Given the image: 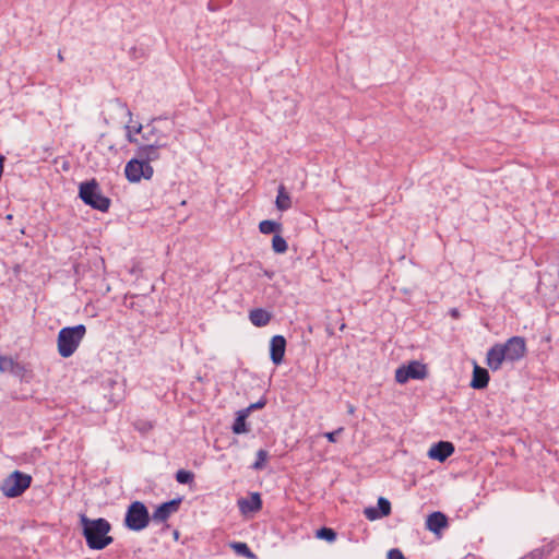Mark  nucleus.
<instances>
[{"label": "nucleus", "mask_w": 559, "mask_h": 559, "mask_svg": "<svg viewBox=\"0 0 559 559\" xmlns=\"http://www.w3.org/2000/svg\"><path fill=\"white\" fill-rule=\"evenodd\" d=\"M275 206L278 211L284 212L292 207V199L284 185H280L277 188V195L275 200Z\"/></svg>", "instance_id": "nucleus-19"}, {"label": "nucleus", "mask_w": 559, "mask_h": 559, "mask_svg": "<svg viewBox=\"0 0 559 559\" xmlns=\"http://www.w3.org/2000/svg\"><path fill=\"white\" fill-rule=\"evenodd\" d=\"M11 374L19 378L21 381L25 382H28L29 379L32 378V371L28 370L24 364H21L19 361L14 364Z\"/></svg>", "instance_id": "nucleus-24"}, {"label": "nucleus", "mask_w": 559, "mask_h": 559, "mask_svg": "<svg viewBox=\"0 0 559 559\" xmlns=\"http://www.w3.org/2000/svg\"><path fill=\"white\" fill-rule=\"evenodd\" d=\"M135 153L139 157H142L148 164L160 158L159 150H156V147L146 144L139 145L135 150Z\"/></svg>", "instance_id": "nucleus-20"}, {"label": "nucleus", "mask_w": 559, "mask_h": 559, "mask_svg": "<svg viewBox=\"0 0 559 559\" xmlns=\"http://www.w3.org/2000/svg\"><path fill=\"white\" fill-rule=\"evenodd\" d=\"M269 457V452L264 449H260L257 451L255 461L252 463L251 468L254 471H262L265 467L266 460Z\"/></svg>", "instance_id": "nucleus-27"}, {"label": "nucleus", "mask_w": 559, "mask_h": 559, "mask_svg": "<svg viewBox=\"0 0 559 559\" xmlns=\"http://www.w3.org/2000/svg\"><path fill=\"white\" fill-rule=\"evenodd\" d=\"M272 250L276 254H283L288 250V243H287L286 239L281 234H276L273 236Z\"/></svg>", "instance_id": "nucleus-25"}, {"label": "nucleus", "mask_w": 559, "mask_h": 559, "mask_svg": "<svg viewBox=\"0 0 559 559\" xmlns=\"http://www.w3.org/2000/svg\"><path fill=\"white\" fill-rule=\"evenodd\" d=\"M153 174L154 169L151 164L146 163L136 154L133 158L128 160L124 166V176L131 183H138L142 179L150 180L153 177Z\"/></svg>", "instance_id": "nucleus-8"}, {"label": "nucleus", "mask_w": 559, "mask_h": 559, "mask_svg": "<svg viewBox=\"0 0 559 559\" xmlns=\"http://www.w3.org/2000/svg\"><path fill=\"white\" fill-rule=\"evenodd\" d=\"M267 403V399L263 395L260 397L255 403H251L248 407L242 408L243 411L248 412V415H250L252 412L262 409Z\"/></svg>", "instance_id": "nucleus-31"}, {"label": "nucleus", "mask_w": 559, "mask_h": 559, "mask_svg": "<svg viewBox=\"0 0 559 559\" xmlns=\"http://www.w3.org/2000/svg\"><path fill=\"white\" fill-rule=\"evenodd\" d=\"M86 334V326L84 324H76L73 326H64L58 332L57 349L62 358L71 357L80 343Z\"/></svg>", "instance_id": "nucleus-5"}, {"label": "nucleus", "mask_w": 559, "mask_h": 559, "mask_svg": "<svg viewBox=\"0 0 559 559\" xmlns=\"http://www.w3.org/2000/svg\"><path fill=\"white\" fill-rule=\"evenodd\" d=\"M287 342L283 335L276 334L270 340V359L275 366L283 364L285 359Z\"/></svg>", "instance_id": "nucleus-12"}, {"label": "nucleus", "mask_w": 559, "mask_h": 559, "mask_svg": "<svg viewBox=\"0 0 559 559\" xmlns=\"http://www.w3.org/2000/svg\"><path fill=\"white\" fill-rule=\"evenodd\" d=\"M237 504L245 515L258 513L263 508L262 496L258 491L248 492L247 497L238 499Z\"/></svg>", "instance_id": "nucleus-11"}, {"label": "nucleus", "mask_w": 559, "mask_h": 559, "mask_svg": "<svg viewBox=\"0 0 559 559\" xmlns=\"http://www.w3.org/2000/svg\"><path fill=\"white\" fill-rule=\"evenodd\" d=\"M152 522L148 508L140 500L132 501L126 510L123 526L132 532L145 530Z\"/></svg>", "instance_id": "nucleus-6"}, {"label": "nucleus", "mask_w": 559, "mask_h": 559, "mask_svg": "<svg viewBox=\"0 0 559 559\" xmlns=\"http://www.w3.org/2000/svg\"><path fill=\"white\" fill-rule=\"evenodd\" d=\"M344 431L343 427H338L336 430L328 431L323 433V437L330 442V443H336L338 440V436Z\"/></svg>", "instance_id": "nucleus-32"}, {"label": "nucleus", "mask_w": 559, "mask_h": 559, "mask_svg": "<svg viewBox=\"0 0 559 559\" xmlns=\"http://www.w3.org/2000/svg\"><path fill=\"white\" fill-rule=\"evenodd\" d=\"M526 340L523 336H511L504 343L493 344L486 354V365L492 371L501 369L503 362L514 364L525 357Z\"/></svg>", "instance_id": "nucleus-1"}, {"label": "nucleus", "mask_w": 559, "mask_h": 559, "mask_svg": "<svg viewBox=\"0 0 559 559\" xmlns=\"http://www.w3.org/2000/svg\"><path fill=\"white\" fill-rule=\"evenodd\" d=\"M490 374L488 369L480 367L476 362H474L469 386L474 390H484L488 386Z\"/></svg>", "instance_id": "nucleus-16"}, {"label": "nucleus", "mask_w": 559, "mask_h": 559, "mask_svg": "<svg viewBox=\"0 0 559 559\" xmlns=\"http://www.w3.org/2000/svg\"><path fill=\"white\" fill-rule=\"evenodd\" d=\"M175 479L180 485H190L194 481V473L188 469L180 468L176 472Z\"/></svg>", "instance_id": "nucleus-26"}, {"label": "nucleus", "mask_w": 559, "mask_h": 559, "mask_svg": "<svg viewBox=\"0 0 559 559\" xmlns=\"http://www.w3.org/2000/svg\"><path fill=\"white\" fill-rule=\"evenodd\" d=\"M79 267H80V265H75V266H74V271H75V273H78V272H79Z\"/></svg>", "instance_id": "nucleus-41"}, {"label": "nucleus", "mask_w": 559, "mask_h": 559, "mask_svg": "<svg viewBox=\"0 0 559 559\" xmlns=\"http://www.w3.org/2000/svg\"><path fill=\"white\" fill-rule=\"evenodd\" d=\"M263 275L266 276L269 280H272L274 276V272L272 270H263Z\"/></svg>", "instance_id": "nucleus-37"}, {"label": "nucleus", "mask_w": 559, "mask_h": 559, "mask_svg": "<svg viewBox=\"0 0 559 559\" xmlns=\"http://www.w3.org/2000/svg\"><path fill=\"white\" fill-rule=\"evenodd\" d=\"M182 500L183 497L178 496L156 506L153 513L151 514L152 522L155 524L165 523L171 516V514L179 511Z\"/></svg>", "instance_id": "nucleus-10"}, {"label": "nucleus", "mask_w": 559, "mask_h": 559, "mask_svg": "<svg viewBox=\"0 0 559 559\" xmlns=\"http://www.w3.org/2000/svg\"><path fill=\"white\" fill-rule=\"evenodd\" d=\"M155 120H157V118L152 119L151 122H154ZM156 133L157 129L152 123H147L146 131L142 133V139L146 142H151L157 136Z\"/></svg>", "instance_id": "nucleus-30"}, {"label": "nucleus", "mask_w": 559, "mask_h": 559, "mask_svg": "<svg viewBox=\"0 0 559 559\" xmlns=\"http://www.w3.org/2000/svg\"><path fill=\"white\" fill-rule=\"evenodd\" d=\"M126 131H127V140L129 143L131 144H139V140L136 138H134V133L135 134H139L142 132L143 130V126L140 123L138 124L136 127H130V126H126L124 127Z\"/></svg>", "instance_id": "nucleus-28"}, {"label": "nucleus", "mask_w": 559, "mask_h": 559, "mask_svg": "<svg viewBox=\"0 0 559 559\" xmlns=\"http://www.w3.org/2000/svg\"><path fill=\"white\" fill-rule=\"evenodd\" d=\"M225 3H229L231 0H223Z\"/></svg>", "instance_id": "nucleus-45"}, {"label": "nucleus", "mask_w": 559, "mask_h": 559, "mask_svg": "<svg viewBox=\"0 0 559 559\" xmlns=\"http://www.w3.org/2000/svg\"><path fill=\"white\" fill-rule=\"evenodd\" d=\"M314 536L318 539L325 540L328 543H334L337 538V532L328 526H321L314 532Z\"/></svg>", "instance_id": "nucleus-22"}, {"label": "nucleus", "mask_w": 559, "mask_h": 559, "mask_svg": "<svg viewBox=\"0 0 559 559\" xmlns=\"http://www.w3.org/2000/svg\"><path fill=\"white\" fill-rule=\"evenodd\" d=\"M79 526L91 550H103L114 543V537L110 535L112 525L105 518L91 519L85 513H80Z\"/></svg>", "instance_id": "nucleus-2"}, {"label": "nucleus", "mask_w": 559, "mask_h": 559, "mask_svg": "<svg viewBox=\"0 0 559 559\" xmlns=\"http://www.w3.org/2000/svg\"><path fill=\"white\" fill-rule=\"evenodd\" d=\"M272 313L263 308H253L249 311V320L257 328H263L270 323Z\"/></svg>", "instance_id": "nucleus-17"}, {"label": "nucleus", "mask_w": 559, "mask_h": 559, "mask_svg": "<svg viewBox=\"0 0 559 559\" xmlns=\"http://www.w3.org/2000/svg\"><path fill=\"white\" fill-rule=\"evenodd\" d=\"M230 547L239 556H242V557L248 558V559H254L255 558V555L252 552V550L250 549V547L248 546L247 543L234 542V543L230 544Z\"/></svg>", "instance_id": "nucleus-23"}, {"label": "nucleus", "mask_w": 559, "mask_h": 559, "mask_svg": "<svg viewBox=\"0 0 559 559\" xmlns=\"http://www.w3.org/2000/svg\"><path fill=\"white\" fill-rule=\"evenodd\" d=\"M58 59H59V61H63V56L61 55V52H60V51H59V53H58Z\"/></svg>", "instance_id": "nucleus-40"}, {"label": "nucleus", "mask_w": 559, "mask_h": 559, "mask_svg": "<svg viewBox=\"0 0 559 559\" xmlns=\"http://www.w3.org/2000/svg\"><path fill=\"white\" fill-rule=\"evenodd\" d=\"M123 399L122 385L112 377H106L91 395L90 408L96 413H106L115 408Z\"/></svg>", "instance_id": "nucleus-3"}, {"label": "nucleus", "mask_w": 559, "mask_h": 559, "mask_svg": "<svg viewBox=\"0 0 559 559\" xmlns=\"http://www.w3.org/2000/svg\"><path fill=\"white\" fill-rule=\"evenodd\" d=\"M129 308L133 309L134 308V302H131Z\"/></svg>", "instance_id": "nucleus-42"}, {"label": "nucleus", "mask_w": 559, "mask_h": 559, "mask_svg": "<svg viewBox=\"0 0 559 559\" xmlns=\"http://www.w3.org/2000/svg\"><path fill=\"white\" fill-rule=\"evenodd\" d=\"M455 451V447L451 441L440 440L433 443L428 450V457L440 463L445 462Z\"/></svg>", "instance_id": "nucleus-13"}, {"label": "nucleus", "mask_w": 559, "mask_h": 559, "mask_svg": "<svg viewBox=\"0 0 559 559\" xmlns=\"http://www.w3.org/2000/svg\"><path fill=\"white\" fill-rule=\"evenodd\" d=\"M164 139H165L164 135H158L154 140H152L150 143H147L146 145L156 147V150L160 151L162 148L167 147V143L164 141Z\"/></svg>", "instance_id": "nucleus-33"}, {"label": "nucleus", "mask_w": 559, "mask_h": 559, "mask_svg": "<svg viewBox=\"0 0 559 559\" xmlns=\"http://www.w3.org/2000/svg\"><path fill=\"white\" fill-rule=\"evenodd\" d=\"M426 530L440 536L441 532L449 526V518L441 511H433L427 515Z\"/></svg>", "instance_id": "nucleus-14"}, {"label": "nucleus", "mask_w": 559, "mask_h": 559, "mask_svg": "<svg viewBox=\"0 0 559 559\" xmlns=\"http://www.w3.org/2000/svg\"><path fill=\"white\" fill-rule=\"evenodd\" d=\"M174 537H178V532L176 531L175 534H174Z\"/></svg>", "instance_id": "nucleus-44"}, {"label": "nucleus", "mask_w": 559, "mask_h": 559, "mask_svg": "<svg viewBox=\"0 0 559 559\" xmlns=\"http://www.w3.org/2000/svg\"><path fill=\"white\" fill-rule=\"evenodd\" d=\"M32 481L29 474L15 469L2 480L0 490L7 498H17L31 487Z\"/></svg>", "instance_id": "nucleus-7"}, {"label": "nucleus", "mask_w": 559, "mask_h": 559, "mask_svg": "<svg viewBox=\"0 0 559 559\" xmlns=\"http://www.w3.org/2000/svg\"><path fill=\"white\" fill-rule=\"evenodd\" d=\"M449 314L453 319H460V317H461L460 310L457 308H451L449 310Z\"/></svg>", "instance_id": "nucleus-36"}, {"label": "nucleus", "mask_w": 559, "mask_h": 559, "mask_svg": "<svg viewBox=\"0 0 559 559\" xmlns=\"http://www.w3.org/2000/svg\"><path fill=\"white\" fill-rule=\"evenodd\" d=\"M152 424L151 423H144L143 426L140 428L141 431H147L150 429H152Z\"/></svg>", "instance_id": "nucleus-38"}, {"label": "nucleus", "mask_w": 559, "mask_h": 559, "mask_svg": "<svg viewBox=\"0 0 559 559\" xmlns=\"http://www.w3.org/2000/svg\"><path fill=\"white\" fill-rule=\"evenodd\" d=\"M80 200L93 210L107 213L111 205V200L106 197L96 178L82 181L79 185Z\"/></svg>", "instance_id": "nucleus-4"}, {"label": "nucleus", "mask_w": 559, "mask_h": 559, "mask_svg": "<svg viewBox=\"0 0 559 559\" xmlns=\"http://www.w3.org/2000/svg\"><path fill=\"white\" fill-rule=\"evenodd\" d=\"M386 559H406V558L401 549L392 548L388 551Z\"/></svg>", "instance_id": "nucleus-34"}, {"label": "nucleus", "mask_w": 559, "mask_h": 559, "mask_svg": "<svg viewBox=\"0 0 559 559\" xmlns=\"http://www.w3.org/2000/svg\"><path fill=\"white\" fill-rule=\"evenodd\" d=\"M15 362L12 357L0 354V372L11 373Z\"/></svg>", "instance_id": "nucleus-29"}, {"label": "nucleus", "mask_w": 559, "mask_h": 559, "mask_svg": "<svg viewBox=\"0 0 559 559\" xmlns=\"http://www.w3.org/2000/svg\"><path fill=\"white\" fill-rule=\"evenodd\" d=\"M427 376V366L418 360H411L395 370V381L399 384H406L409 380H424Z\"/></svg>", "instance_id": "nucleus-9"}, {"label": "nucleus", "mask_w": 559, "mask_h": 559, "mask_svg": "<svg viewBox=\"0 0 559 559\" xmlns=\"http://www.w3.org/2000/svg\"><path fill=\"white\" fill-rule=\"evenodd\" d=\"M62 169H63V170H68V169H69V164H68V163H63V165H62Z\"/></svg>", "instance_id": "nucleus-39"}, {"label": "nucleus", "mask_w": 559, "mask_h": 559, "mask_svg": "<svg viewBox=\"0 0 559 559\" xmlns=\"http://www.w3.org/2000/svg\"><path fill=\"white\" fill-rule=\"evenodd\" d=\"M283 225L280 222L273 219H264L259 223V231L263 235H276L281 234Z\"/></svg>", "instance_id": "nucleus-21"}, {"label": "nucleus", "mask_w": 559, "mask_h": 559, "mask_svg": "<svg viewBox=\"0 0 559 559\" xmlns=\"http://www.w3.org/2000/svg\"><path fill=\"white\" fill-rule=\"evenodd\" d=\"M391 511V502L384 497H379L377 507L365 508L364 514L369 521H376L390 515Z\"/></svg>", "instance_id": "nucleus-15"}, {"label": "nucleus", "mask_w": 559, "mask_h": 559, "mask_svg": "<svg viewBox=\"0 0 559 559\" xmlns=\"http://www.w3.org/2000/svg\"><path fill=\"white\" fill-rule=\"evenodd\" d=\"M127 114H128L129 116H131V115H132V114H131V111H130L128 108H127Z\"/></svg>", "instance_id": "nucleus-43"}, {"label": "nucleus", "mask_w": 559, "mask_h": 559, "mask_svg": "<svg viewBox=\"0 0 559 559\" xmlns=\"http://www.w3.org/2000/svg\"><path fill=\"white\" fill-rule=\"evenodd\" d=\"M219 8H221V5L217 3V1H216V0H210V1L207 2V9H209L210 11L215 12V11L219 10Z\"/></svg>", "instance_id": "nucleus-35"}, {"label": "nucleus", "mask_w": 559, "mask_h": 559, "mask_svg": "<svg viewBox=\"0 0 559 559\" xmlns=\"http://www.w3.org/2000/svg\"><path fill=\"white\" fill-rule=\"evenodd\" d=\"M249 417L248 412L243 409H239L235 414V419L231 425V431L234 435H243L250 431V426L247 423V418Z\"/></svg>", "instance_id": "nucleus-18"}]
</instances>
